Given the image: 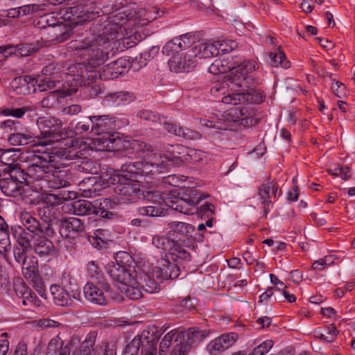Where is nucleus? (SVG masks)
<instances>
[{
	"mask_svg": "<svg viewBox=\"0 0 355 355\" xmlns=\"http://www.w3.org/2000/svg\"><path fill=\"white\" fill-rule=\"evenodd\" d=\"M270 64L272 67H282L287 69L290 67V62L286 58L285 54L281 51L270 53L269 55Z\"/></svg>",
	"mask_w": 355,
	"mask_h": 355,
	"instance_id": "c03bdc74",
	"label": "nucleus"
},
{
	"mask_svg": "<svg viewBox=\"0 0 355 355\" xmlns=\"http://www.w3.org/2000/svg\"><path fill=\"white\" fill-rule=\"evenodd\" d=\"M327 172L332 175L339 176L344 180H348L351 176L349 169L347 166L341 167L338 165L331 166L327 169Z\"/></svg>",
	"mask_w": 355,
	"mask_h": 355,
	"instance_id": "09e8293b",
	"label": "nucleus"
},
{
	"mask_svg": "<svg viewBox=\"0 0 355 355\" xmlns=\"http://www.w3.org/2000/svg\"><path fill=\"white\" fill-rule=\"evenodd\" d=\"M64 345V341L59 336L53 338L47 347L48 355H58V353L62 351Z\"/></svg>",
	"mask_w": 355,
	"mask_h": 355,
	"instance_id": "a18cd8bd",
	"label": "nucleus"
},
{
	"mask_svg": "<svg viewBox=\"0 0 355 355\" xmlns=\"http://www.w3.org/2000/svg\"><path fill=\"white\" fill-rule=\"evenodd\" d=\"M23 81L26 84L28 93H34L38 91L37 84L39 80L30 76H26L23 78Z\"/></svg>",
	"mask_w": 355,
	"mask_h": 355,
	"instance_id": "69168bd1",
	"label": "nucleus"
},
{
	"mask_svg": "<svg viewBox=\"0 0 355 355\" xmlns=\"http://www.w3.org/2000/svg\"><path fill=\"white\" fill-rule=\"evenodd\" d=\"M325 331H328V336H326L323 331L316 330L313 333V336L315 338L327 343L334 342L337 336L338 330L334 324H331L329 326L325 327Z\"/></svg>",
	"mask_w": 355,
	"mask_h": 355,
	"instance_id": "37998d69",
	"label": "nucleus"
},
{
	"mask_svg": "<svg viewBox=\"0 0 355 355\" xmlns=\"http://www.w3.org/2000/svg\"><path fill=\"white\" fill-rule=\"evenodd\" d=\"M50 291L55 304L61 306H69L74 300H79L80 296H71L69 290L53 284L50 287Z\"/></svg>",
	"mask_w": 355,
	"mask_h": 355,
	"instance_id": "cd10ccee",
	"label": "nucleus"
},
{
	"mask_svg": "<svg viewBox=\"0 0 355 355\" xmlns=\"http://www.w3.org/2000/svg\"><path fill=\"white\" fill-rule=\"evenodd\" d=\"M14 290L16 295L20 297L23 298L28 293L32 291V290L26 286L25 283H24L21 279H17L14 283Z\"/></svg>",
	"mask_w": 355,
	"mask_h": 355,
	"instance_id": "4d7b16f0",
	"label": "nucleus"
},
{
	"mask_svg": "<svg viewBox=\"0 0 355 355\" xmlns=\"http://www.w3.org/2000/svg\"><path fill=\"white\" fill-rule=\"evenodd\" d=\"M44 5L42 4H28L18 8H13L7 10L2 11L1 16L9 18H17L20 16H24L29 14L43 10Z\"/></svg>",
	"mask_w": 355,
	"mask_h": 355,
	"instance_id": "c85d7f7f",
	"label": "nucleus"
},
{
	"mask_svg": "<svg viewBox=\"0 0 355 355\" xmlns=\"http://www.w3.org/2000/svg\"><path fill=\"white\" fill-rule=\"evenodd\" d=\"M37 124L42 137L46 139L41 143L42 145H47L63 138L61 131L62 123L60 119L51 116L40 117L37 119Z\"/></svg>",
	"mask_w": 355,
	"mask_h": 355,
	"instance_id": "4468645a",
	"label": "nucleus"
},
{
	"mask_svg": "<svg viewBox=\"0 0 355 355\" xmlns=\"http://www.w3.org/2000/svg\"><path fill=\"white\" fill-rule=\"evenodd\" d=\"M254 112L246 106L234 107L228 110L222 114L221 120L226 122L230 128L232 123L240 122L243 125H252L255 123V119L253 118Z\"/></svg>",
	"mask_w": 355,
	"mask_h": 355,
	"instance_id": "a211bd4d",
	"label": "nucleus"
},
{
	"mask_svg": "<svg viewBox=\"0 0 355 355\" xmlns=\"http://www.w3.org/2000/svg\"><path fill=\"white\" fill-rule=\"evenodd\" d=\"M201 42L204 44V52L206 58L217 56L218 55V51L217 50L218 44H215V41L201 40Z\"/></svg>",
	"mask_w": 355,
	"mask_h": 355,
	"instance_id": "5fc2aeb1",
	"label": "nucleus"
},
{
	"mask_svg": "<svg viewBox=\"0 0 355 355\" xmlns=\"http://www.w3.org/2000/svg\"><path fill=\"white\" fill-rule=\"evenodd\" d=\"M194 40L195 35L192 33H187L173 37V41L180 53L191 46L194 43Z\"/></svg>",
	"mask_w": 355,
	"mask_h": 355,
	"instance_id": "4c0bfd02",
	"label": "nucleus"
},
{
	"mask_svg": "<svg viewBox=\"0 0 355 355\" xmlns=\"http://www.w3.org/2000/svg\"><path fill=\"white\" fill-rule=\"evenodd\" d=\"M135 278V282L125 283L119 286V289L128 299L137 300L142 297L143 293L141 289Z\"/></svg>",
	"mask_w": 355,
	"mask_h": 355,
	"instance_id": "473e14b6",
	"label": "nucleus"
},
{
	"mask_svg": "<svg viewBox=\"0 0 355 355\" xmlns=\"http://www.w3.org/2000/svg\"><path fill=\"white\" fill-rule=\"evenodd\" d=\"M155 166L153 164L147 162H141L140 166V176H144V181L146 184L153 186L155 183Z\"/></svg>",
	"mask_w": 355,
	"mask_h": 355,
	"instance_id": "a19ab883",
	"label": "nucleus"
},
{
	"mask_svg": "<svg viewBox=\"0 0 355 355\" xmlns=\"http://www.w3.org/2000/svg\"><path fill=\"white\" fill-rule=\"evenodd\" d=\"M80 343V338L78 336H73L64 345V347L58 353V355H70L71 348Z\"/></svg>",
	"mask_w": 355,
	"mask_h": 355,
	"instance_id": "e2e57ef3",
	"label": "nucleus"
},
{
	"mask_svg": "<svg viewBox=\"0 0 355 355\" xmlns=\"http://www.w3.org/2000/svg\"><path fill=\"white\" fill-rule=\"evenodd\" d=\"M215 44H218L217 46L218 54L220 52L223 53H229L237 46V43L233 40H216Z\"/></svg>",
	"mask_w": 355,
	"mask_h": 355,
	"instance_id": "8fccbe9b",
	"label": "nucleus"
},
{
	"mask_svg": "<svg viewBox=\"0 0 355 355\" xmlns=\"http://www.w3.org/2000/svg\"><path fill=\"white\" fill-rule=\"evenodd\" d=\"M94 202L95 208L98 206L99 209V211L96 212V214L100 213L103 217L108 218L110 217V216L112 215V214L110 212L108 209H113L114 207L116 205L114 202L107 198H100L95 200Z\"/></svg>",
	"mask_w": 355,
	"mask_h": 355,
	"instance_id": "58836bf2",
	"label": "nucleus"
},
{
	"mask_svg": "<svg viewBox=\"0 0 355 355\" xmlns=\"http://www.w3.org/2000/svg\"><path fill=\"white\" fill-rule=\"evenodd\" d=\"M251 83L250 76H230L222 82L214 83L210 88V93L216 98L221 97V101L225 104L259 103L263 96L250 88Z\"/></svg>",
	"mask_w": 355,
	"mask_h": 355,
	"instance_id": "7ed1b4c3",
	"label": "nucleus"
},
{
	"mask_svg": "<svg viewBox=\"0 0 355 355\" xmlns=\"http://www.w3.org/2000/svg\"><path fill=\"white\" fill-rule=\"evenodd\" d=\"M59 89L56 88L54 91L49 92L46 96L44 97L40 102V106L42 107H52L58 102Z\"/></svg>",
	"mask_w": 355,
	"mask_h": 355,
	"instance_id": "de8ad7c7",
	"label": "nucleus"
},
{
	"mask_svg": "<svg viewBox=\"0 0 355 355\" xmlns=\"http://www.w3.org/2000/svg\"><path fill=\"white\" fill-rule=\"evenodd\" d=\"M46 33V40L61 43L67 40L71 33V28L63 22L44 30Z\"/></svg>",
	"mask_w": 355,
	"mask_h": 355,
	"instance_id": "bb28decb",
	"label": "nucleus"
},
{
	"mask_svg": "<svg viewBox=\"0 0 355 355\" xmlns=\"http://www.w3.org/2000/svg\"><path fill=\"white\" fill-rule=\"evenodd\" d=\"M193 47L189 49L192 55H194V58L196 61H198V58H206L205 55V47L204 44H202L201 41H198L197 42L193 43Z\"/></svg>",
	"mask_w": 355,
	"mask_h": 355,
	"instance_id": "13d9d810",
	"label": "nucleus"
},
{
	"mask_svg": "<svg viewBox=\"0 0 355 355\" xmlns=\"http://www.w3.org/2000/svg\"><path fill=\"white\" fill-rule=\"evenodd\" d=\"M200 124L202 126L207 128H211L218 130H227L229 129V125L226 122H223L221 119H218L217 121L208 120L206 119H200Z\"/></svg>",
	"mask_w": 355,
	"mask_h": 355,
	"instance_id": "3c124183",
	"label": "nucleus"
},
{
	"mask_svg": "<svg viewBox=\"0 0 355 355\" xmlns=\"http://www.w3.org/2000/svg\"><path fill=\"white\" fill-rule=\"evenodd\" d=\"M0 245L4 251L7 250L8 246L10 248L9 228L0 230Z\"/></svg>",
	"mask_w": 355,
	"mask_h": 355,
	"instance_id": "338daca9",
	"label": "nucleus"
},
{
	"mask_svg": "<svg viewBox=\"0 0 355 355\" xmlns=\"http://www.w3.org/2000/svg\"><path fill=\"white\" fill-rule=\"evenodd\" d=\"M61 198L55 194L46 193L44 197L42 205V207L40 208L39 215L41 216V221L45 219L46 216L50 218L51 220V210L53 209V207L58 205L60 203Z\"/></svg>",
	"mask_w": 355,
	"mask_h": 355,
	"instance_id": "c756f323",
	"label": "nucleus"
},
{
	"mask_svg": "<svg viewBox=\"0 0 355 355\" xmlns=\"http://www.w3.org/2000/svg\"><path fill=\"white\" fill-rule=\"evenodd\" d=\"M180 330L178 329H173L168 332L162 338L159 345V355H163V353L167 349L172 342L175 340L178 343H181Z\"/></svg>",
	"mask_w": 355,
	"mask_h": 355,
	"instance_id": "e433bc0d",
	"label": "nucleus"
},
{
	"mask_svg": "<svg viewBox=\"0 0 355 355\" xmlns=\"http://www.w3.org/2000/svg\"><path fill=\"white\" fill-rule=\"evenodd\" d=\"M96 335L94 333L88 334L85 340L81 343L76 355H92V353L94 351Z\"/></svg>",
	"mask_w": 355,
	"mask_h": 355,
	"instance_id": "ea45409f",
	"label": "nucleus"
},
{
	"mask_svg": "<svg viewBox=\"0 0 355 355\" xmlns=\"http://www.w3.org/2000/svg\"><path fill=\"white\" fill-rule=\"evenodd\" d=\"M159 159H157V173H163L171 166L186 163H206L208 155L200 150L187 148L184 146L164 145L160 147Z\"/></svg>",
	"mask_w": 355,
	"mask_h": 355,
	"instance_id": "0eeeda50",
	"label": "nucleus"
},
{
	"mask_svg": "<svg viewBox=\"0 0 355 355\" xmlns=\"http://www.w3.org/2000/svg\"><path fill=\"white\" fill-rule=\"evenodd\" d=\"M107 101H112L116 102L117 104L123 101H128L131 100V96L130 93L127 92H119L116 93H111L105 96Z\"/></svg>",
	"mask_w": 355,
	"mask_h": 355,
	"instance_id": "864d4df0",
	"label": "nucleus"
},
{
	"mask_svg": "<svg viewBox=\"0 0 355 355\" xmlns=\"http://www.w3.org/2000/svg\"><path fill=\"white\" fill-rule=\"evenodd\" d=\"M18 244L21 248H17L14 250V257L17 262L24 263L26 261V252L32 249V236L25 229H21L16 236Z\"/></svg>",
	"mask_w": 355,
	"mask_h": 355,
	"instance_id": "b1692460",
	"label": "nucleus"
},
{
	"mask_svg": "<svg viewBox=\"0 0 355 355\" xmlns=\"http://www.w3.org/2000/svg\"><path fill=\"white\" fill-rule=\"evenodd\" d=\"M87 275L91 279H98L102 271L95 261H91L87 265Z\"/></svg>",
	"mask_w": 355,
	"mask_h": 355,
	"instance_id": "6e6d98bb",
	"label": "nucleus"
},
{
	"mask_svg": "<svg viewBox=\"0 0 355 355\" xmlns=\"http://www.w3.org/2000/svg\"><path fill=\"white\" fill-rule=\"evenodd\" d=\"M144 355H155V331L148 328L140 337H135L123 352V355H138L140 347Z\"/></svg>",
	"mask_w": 355,
	"mask_h": 355,
	"instance_id": "f8f14e48",
	"label": "nucleus"
},
{
	"mask_svg": "<svg viewBox=\"0 0 355 355\" xmlns=\"http://www.w3.org/2000/svg\"><path fill=\"white\" fill-rule=\"evenodd\" d=\"M85 299L91 303L105 306L107 304L110 295V286L104 282L96 283L89 282L83 287Z\"/></svg>",
	"mask_w": 355,
	"mask_h": 355,
	"instance_id": "2eb2a0df",
	"label": "nucleus"
},
{
	"mask_svg": "<svg viewBox=\"0 0 355 355\" xmlns=\"http://www.w3.org/2000/svg\"><path fill=\"white\" fill-rule=\"evenodd\" d=\"M115 262H112L107 266V273L113 279L120 283L121 286L125 283L135 282L137 277V272L134 260L130 254L126 252L120 251L114 256Z\"/></svg>",
	"mask_w": 355,
	"mask_h": 355,
	"instance_id": "9d476101",
	"label": "nucleus"
},
{
	"mask_svg": "<svg viewBox=\"0 0 355 355\" xmlns=\"http://www.w3.org/2000/svg\"><path fill=\"white\" fill-rule=\"evenodd\" d=\"M92 123L91 132L98 135L92 139L91 148L96 151H119L123 146V141L112 132L115 129V120L110 115L89 116Z\"/></svg>",
	"mask_w": 355,
	"mask_h": 355,
	"instance_id": "423d86ee",
	"label": "nucleus"
},
{
	"mask_svg": "<svg viewBox=\"0 0 355 355\" xmlns=\"http://www.w3.org/2000/svg\"><path fill=\"white\" fill-rule=\"evenodd\" d=\"M73 211L75 215L86 216L97 212L95 206L87 200H78L73 203Z\"/></svg>",
	"mask_w": 355,
	"mask_h": 355,
	"instance_id": "c9c22d12",
	"label": "nucleus"
},
{
	"mask_svg": "<svg viewBox=\"0 0 355 355\" xmlns=\"http://www.w3.org/2000/svg\"><path fill=\"white\" fill-rule=\"evenodd\" d=\"M237 338V334L233 332L223 334L210 341L206 350L210 355H218L232 347Z\"/></svg>",
	"mask_w": 355,
	"mask_h": 355,
	"instance_id": "5701e85b",
	"label": "nucleus"
},
{
	"mask_svg": "<svg viewBox=\"0 0 355 355\" xmlns=\"http://www.w3.org/2000/svg\"><path fill=\"white\" fill-rule=\"evenodd\" d=\"M91 122L89 120V117L87 120H73L70 123L69 128H71L69 133H67V137H73L75 135H80L85 132H88L91 129Z\"/></svg>",
	"mask_w": 355,
	"mask_h": 355,
	"instance_id": "f704fd0d",
	"label": "nucleus"
},
{
	"mask_svg": "<svg viewBox=\"0 0 355 355\" xmlns=\"http://www.w3.org/2000/svg\"><path fill=\"white\" fill-rule=\"evenodd\" d=\"M60 223V234L67 239H76L85 230V225L82 220L76 217L62 218Z\"/></svg>",
	"mask_w": 355,
	"mask_h": 355,
	"instance_id": "4be33fe9",
	"label": "nucleus"
},
{
	"mask_svg": "<svg viewBox=\"0 0 355 355\" xmlns=\"http://www.w3.org/2000/svg\"><path fill=\"white\" fill-rule=\"evenodd\" d=\"M60 19L55 18L52 14H47L41 17L40 23L44 24L43 25V28L44 30H46L47 28L51 27L53 26H56L60 23H62Z\"/></svg>",
	"mask_w": 355,
	"mask_h": 355,
	"instance_id": "bf43d9fd",
	"label": "nucleus"
},
{
	"mask_svg": "<svg viewBox=\"0 0 355 355\" xmlns=\"http://www.w3.org/2000/svg\"><path fill=\"white\" fill-rule=\"evenodd\" d=\"M76 155L72 150L58 148L41 154L34 151L24 153L20 161L29 164V175L33 180V189L36 192H47L69 184L66 172L58 169L67 166V162Z\"/></svg>",
	"mask_w": 355,
	"mask_h": 355,
	"instance_id": "f03ea898",
	"label": "nucleus"
},
{
	"mask_svg": "<svg viewBox=\"0 0 355 355\" xmlns=\"http://www.w3.org/2000/svg\"><path fill=\"white\" fill-rule=\"evenodd\" d=\"M22 304L24 306L37 308L41 306L42 302L37 297V295L32 291L31 292L28 293L26 296L22 298Z\"/></svg>",
	"mask_w": 355,
	"mask_h": 355,
	"instance_id": "603ef678",
	"label": "nucleus"
},
{
	"mask_svg": "<svg viewBox=\"0 0 355 355\" xmlns=\"http://www.w3.org/2000/svg\"><path fill=\"white\" fill-rule=\"evenodd\" d=\"M136 12L123 8L112 13L105 20L100 19L92 24L89 37L72 40L67 44V49L80 58L81 62L96 68L108 58L110 42L114 40H123L128 47L135 45L132 40V27L135 24Z\"/></svg>",
	"mask_w": 355,
	"mask_h": 355,
	"instance_id": "f257e3e1",
	"label": "nucleus"
},
{
	"mask_svg": "<svg viewBox=\"0 0 355 355\" xmlns=\"http://www.w3.org/2000/svg\"><path fill=\"white\" fill-rule=\"evenodd\" d=\"M208 330L199 328H189L186 331L180 330L181 343L174 347L171 355H187L192 345H197L209 336Z\"/></svg>",
	"mask_w": 355,
	"mask_h": 355,
	"instance_id": "ddd939ff",
	"label": "nucleus"
},
{
	"mask_svg": "<svg viewBox=\"0 0 355 355\" xmlns=\"http://www.w3.org/2000/svg\"><path fill=\"white\" fill-rule=\"evenodd\" d=\"M22 272L26 278L33 279L36 276V267L34 264L30 265L24 261V264L21 263Z\"/></svg>",
	"mask_w": 355,
	"mask_h": 355,
	"instance_id": "0e129e2a",
	"label": "nucleus"
},
{
	"mask_svg": "<svg viewBox=\"0 0 355 355\" xmlns=\"http://www.w3.org/2000/svg\"><path fill=\"white\" fill-rule=\"evenodd\" d=\"M198 61L194 58L189 49L171 57L168 64L171 71L175 73L189 72L197 65Z\"/></svg>",
	"mask_w": 355,
	"mask_h": 355,
	"instance_id": "aec40b11",
	"label": "nucleus"
},
{
	"mask_svg": "<svg viewBox=\"0 0 355 355\" xmlns=\"http://www.w3.org/2000/svg\"><path fill=\"white\" fill-rule=\"evenodd\" d=\"M18 155L12 149L0 150V162L10 172L11 168H21L18 166Z\"/></svg>",
	"mask_w": 355,
	"mask_h": 355,
	"instance_id": "72a5a7b5",
	"label": "nucleus"
},
{
	"mask_svg": "<svg viewBox=\"0 0 355 355\" xmlns=\"http://www.w3.org/2000/svg\"><path fill=\"white\" fill-rule=\"evenodd\" d=\"M209 196L198 192L197 190H187L182 197H166L163 200L166 207L180 213L192 215L196 214L200 218H209L215 214V206L213 204L205 202L200 207L197 205Z\"/></svg>",
	"mask_w": 355,
	"mask_h": 355,
	"instance_id": "6e6552de",
	"label": "nucleus"
},
{
	"mask_svg": "<svg viewBox=\"0 0 355 355\" xmlns=\"http://www.w3.org/2000/svg\"><path fill=\"white\" fill-rule=\"evenodd\" d=\"M59 83L60 82L58 80H53L52 77H44L39 80V83L37 84L38 92H46L48 90L55 89L57 84Z\"/></svg>",
	"mask_w": 355,
	"mask_h": 355,
	"instance_id": "49530a36",
	"label": "nucleus"
},
{
	"mask_svg": "<svg viewBox=\"0 0 355 355\" xmlns=\"http://www.w3.org/2000/svg\"><path fill=\"white\" fill-rule=\"evenodd\" d=\"M20 220L24 229L33 236L32 249L40 257H50L56 254L53 243L47 239L53 236L55 233L49 216L39 221L31 213L24 211L20 214Z\"/></svg>",
	"mask_w": 355,
	"mask_h": 355,
	"instance_id": "20e7f679",
	"label": "nucleus"
},
{
	"mask_svg": "<svg viewBox=\"0 0 355 355\" xmlns=\"http://www.w3.org/2000/svg\"><path fill=\"white\" fill-rule=\"evenodd\" d=\"M17 52L21 56H28L36 51L35 47L31 44H21L15 46Z\"/></svg>",
	"mask_w": 355,
	"mask_h": 355,
	"instance_id": "680f3d73",
	"label": "nucleus"
},
{
	"mask_svg": "<svg viewBox=\"0 0 355 355\" xmlns=\"http://www.w3.org/2000/svg\"><path fill=\"white\" fill-rule=\"evenodd\" d=\"M107 182L115 185L114 192L121 196L133 197L140 191L141 184L137 179L110 174Z\"/></svg>",
	"mask_w": 355,
	"mask_h": 355,
	"instance_id": "dca6fc26",
	"label": "nucleus"
},
{
	"mask_svg": "<svg viewBox=\"0 0 355 355\" xmlns=\"http://www.w3.org/2000/svg\"><path fill=\"white\" fill-rule=\"evenodd\" d=\"M136 271L137 272V277L143 279L144 289L148 293H154L155 292V280L154 279V268L152 264H150L148 261L146 259H140L139 261L134 263Z\"/></svg>",
	"mask_w": 355,
	"mask_h": 355,
	"instance_id": "6ab92c4d",
	"label": "nucleus"
},
{
	"mask_svg": "<svg viewBox=\"0 0 355 355\" xmlns=\"http://www.w3.org/2000/svg\"><path fill=\"white\" fill-rule=\"evenodd\" d=\"M281 193V190L274 181L268 180L259 187L258 194L263 206V216L265 217L267 216L272 207V199L276 198Z\"/></svg>",
	"mask_w": 355,
	"mask_h": 355,
	"instance_id": "412c9836",
	"label": "nucleus"
},
{
	"mask_svg": "<svg viewBox=\"0 0 355 355\" xmlns=\"http://www.w3.org/2000/svg\"><path fill=\"white\" fill-rule=\"evenodd\" d=\"M130 68V62L125 58H120L103 68V76L105 79H115L125 73Z\"/></svg>",
	"mask_w": 355,
	"mask_h": 355,
	"instance_id": "393cba45",
	"label": "nucleus"
},
{
	"mask_svg": "<svg viewBox=\"0 0 355 355\" xmlns=\"http://www.w3.org/2000/svg\"><path fill=\"white\" fill-rule=\"evenodd\" d=\"M8 141L12 146H22L32 144L33 137L29 133H13L8 137Z\"/></svg>",
	"mask_w": 355,
	"mask_h": 355,
	"instance_id": "79ce46f5",
	"label": "nucleus"
},
{
	"mask_svg": "<svg viewBox=\"0 0 355 355\" xmlns=\"http://www.w3.org/2000/svg\"><path fill=\"white\" fill-rule=\"evenodd\" d=\"M4 178L0 182V189L4 195L10 197H17L21 195L22 184L25 183L33 188V180L29 175V164L26 171L21 168H11L9 173H5Z\"/></svg>",
	"mask_w": 355,
	"mask_h": 355,
	"instance_id": "9b49d317",
	"label": "nucleus"
},
{
	"mask_svg": "<svg viewBox=\"0 0 355 355\" xmlns=\"http://www.w3.org/2000/svg\"><path fill=\"white\" fill-rule=\"evenodd\" d=\"M162 52L164 55L167 56L171 55L172 57L179 54L178 47L173 41V38L168 41L164 46L162 47Z\"/></svg>",
	"mask_w": 355,
	"mask_h": 355,
	"instance_id": "052dcab7",
	"label": "nucleus"
},
{
	"mask_svg": "<svg viewBox=\"0 0 355 355\" xmlns=\"http://www.w3.org/2000/svg\"><path fill=\"white\" fill-rule=\"evenodd\" d=\"M55 284L59 287L69 290L71 296H80V291L76 281L68 272H63L58 279V283Z\"/></svg>",
	"mask_w": 355,
	"mask_h": 355,
	"instance_id": "2f4dec72",
	"label": "nucleus"
},
{
	"mask_svg": "<svg viewBox=\"0 0 355 355\" xmlns=\"http://www.w3.org/2000/svg\"><path fill=\"white\" fill-rule=\"evenodd\" d=\"M76 3V5L69 8L66 14V17L71 25L78 26L99 16V8L89 7L80 2Z\"/></svg>",
	"mask_w": 355,
	"mask_h": 355,
	"instance_id": "f3484780",
	"label": "nucleus"
},
{
	"mask_svg": "<svg viewBox=\"0 0 355 355\" xmlns=\"http://www.w3.org/2000/svg\"><path fill=\"white\" fill-rule=\"evenodd\" d=\"M141 162H140L125 163L121 166L120 171H112L110 174L137 179L141 174Z\"/></svg>",
	"mask_w": 355,
	"mask_h": 355,
	"instance_id": "7c9ffc66",
	"label": "nucleus"
},
{
	"mask_svg": "<svg viewBox=\"0 0 355 355\" xmlns=\"http://www.w3.org/2000/svg\"><path fill=\"white\" fill-rule=\"evenodd\" d=\"M159 120V124L163 128L167 130L170 133L174 134L175 136L181 137L185 140H198L201 138V135L196 130H191L187 128H182L178 126L176 124L161 121Z\"/></svg>",
	"mask_w": 355,
	"mask_h": 355,
	"instance_id": "a878e982",
	"label": "nucleus"
},
{
	"mask_svg": "<svg viewBox=\"0 0 355 355\" xmlns=\"http://www.w3.org/2000/svg\"><path fill=\"white\" fill-rule=\"evenodd\" d=\"M116 345L114 343H105L98 351V355H116Z\"/></svg>",
	"mask_w": 355,
	"mask_h": 355,
	"instance_id": "774afa93",
	"label": "nucleus"
},
{
	"mask_svg": "<svg viewBox=\"0 0 355 355\" xmlns=\"http://www.w3.org/2000/svg\"><path fill=\"white\" fill-rule=\"evenodd\" d=\"M157 248L162 250V258L157 261V278L163 279H175L180 275L178 263L183 261H189V253L174 241L164 237L159 238L157 241Z\"/></svg>",
	"mask_w": 355,
	"mask_h": 355,
	"instance_id": "39448f33",
	"label": "nucleus"
},
{
	"mask_svg": "<svg viewBox=\"0 0 355 355\" xmlns=\"http://www.w3.org/2000/svg\"><path fill=\"white\" fill-rule=\"evenodd\" d=\"M258 69L257 63L250 60L241 59H216L209 67V72L214 75H219L229 72L225 76V79L228 78L230 76H235L239 77V75L243 76H249L248 73Z\"/></svg>",
	"mask_w": 355,
	"mask_h": 355,
	"instance_id": "1a4fd4ad",
	"label": "nucleus"
}]
</instances>
